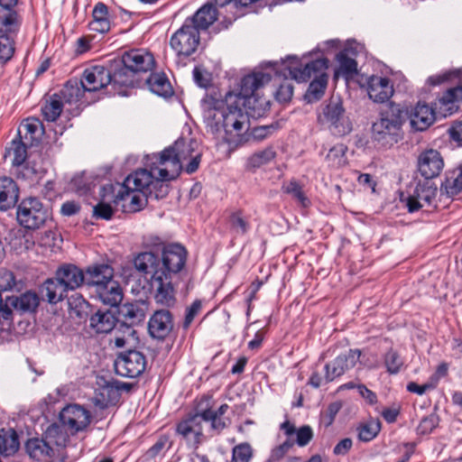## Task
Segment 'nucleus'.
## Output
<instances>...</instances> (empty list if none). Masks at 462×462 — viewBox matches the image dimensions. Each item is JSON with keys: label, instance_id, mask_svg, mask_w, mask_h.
<instances>
[{"label": "nucleus", "instance_id": "f257e3e1", "mask_svg": "<svg viewBox=\"0 0 462 462\" xmlns=\"http://www.w3.org/2000/svg\"><path fill=\"white\" fill-rule=\"evenodd\" d=\"M328 60L325 58L310 60L309 56H288L282 60L279 68H275V73L284 77L285 79L291 78L297 82H306L311 77L307 97L310 101L319 99L328 85Z\"/></svg>", "mask_w": 462, "mask_h": 462}, {"label": "nucleus", "instance_id": "f03ea898", "mask_svg": "<svg viewBox=\"0 0 462 462\" xmlns=\"http://www.w3.org/2000/svg\"><path fill=\"white\" fill-rule=\"evenodd\" d=\"M203 117L208 131L213 134L221 129L228 135H240L249 127L247 114L239 104H228L225 99L207 96L203 100Z\"/></svg>", "mask_w": 462, "mask_h": 462}, {"label": "nucleus", "instance_id": "7ed1b4c3", "mask_svg": "<svg viewBox=\"0 0 462 462\" xmlns=\"http://www.w3.org/2000/svg\"><path fill=\"white\" fill-rule=\"evenodd\" d=\"M156 161L154 154L145 157V168L128 175L120 185L116 195V203L123 201L125 209L131 212H137L144 208L147 204V191L158 170L159 162Z\"/></svg>", "mask_w": 462, "mask_h": 462}, {"label": "nucleus", "instance_id": "20e7f679", "mask_svg": "<svg viewBox=\"0 0 462 462\" xmlns=\"http://www.w3.org/2000/svg\"><path fill=\"white\" fill-rule=\"evenodd\" d=\"M271 80V75L264 72H254L244 77L237 93H226L228 104H239L249 116H263L270 107L267 98L259 96L258 91Z\"/></svg>", "mask_w": 462, "mask_h": 462}, {"label": "nucleus", "instance_id": "39448f33", "mask_svg": "<svg viewBox=\"0 0 462 462\" xmlns=\"http://www.w3.org/2000/svg\"><path fill=\"white\" fill-rule=\"evenodd\" d=\"M156 162L163 166L164 171L171 177H178L184 168L187 173L195 172L199 166L202 152L194 141L178 139L173 145L165 148L161 153H153Z\"/></svg>", "mask_w": 462, "mask_h": 462}, {"label": "nucleus", "instance_id": "423d86ee", "mask_svg": "<svg viewBox=\"0 0 462 462\" xmlns=\"http://www.w3.org/2000/svg\"><path fill=\"white\" fill-rule=\"evenodd\" d=\"M134 266L137 272L149 277L156 303L168 308L175 305V288L171 286L170 282H166L161 258L157 254L152 252L140 253L134 259Z\"/></svg>", "mask_w": 462, "mask_h": 462}, {"label": "nucleus", "instance_id": "0eeeda50", "mask_svg": "<svg viewBox=\"0 0 462 462\" xmlns=\"http://www.w3.org/2000/svg\"><path fill=\"white\" fill-rule=\"evenodd\" d=\"M404 121V114L399 106L391 105L384 107L373 123V139L382 145H393L402 138Z\"/></svg>", "mask_w": 462, "mask_h": 462}, {"label": "nucleus", "instance_id": "6e6552de", "mask_svg": "<svg viewBox=\"0 0 462 462\" xmlns=\"http://www.w3.org/2000/svg\"><path fill=\"white\" fill-rule=\"evenodd\" d=\"M319 121L328 124L332 134L337 136H344L352 131V124L346 116L339 97H332L328 101L319 115Z\"/></svg>", "mask_w": 462, "mask_h": 462}, {"label": "nucleus", "instance_id": "1a4fd4ad", "mask_svg": "<svg viewBox=\"0 0 462 462\" xmlns=\"http://www.w3.org/2000/svg\"><path fill=\"white\" fill-rule=\"evenodd\" d=\"M16 216L21 226L28 229H36L46 222L50 212L38 199L27 198L18 206Z\"/></svg>", "mask_w": 462, "mask_h": 462}, {"label": "nucleus", "instance_id": "9d476101", "mask_svg": "<svg viewBox=\"0 0 462 462\" xmlns=\"http://www.w3.org/2000/svg\"><path fill=\"white\" fill-rule=\"evenodd\" d=\"M61 426L72 435L85 431L92 420L91 412L82 405H66L59 414Z\"/></svg>", "mask_w": 462, "mask_h": 462}, {"label": "nucleus", "instance_id": "9b49d317", "mask_svg": "<svg viewBox=\"0 0 462 462\" xmlns=\"http://www.w3.org/2000/svg\"><path fill=\"white\" fill-rule=\"evenodd\" d=\"M199 42L197 28L185 21L171 37L170 45L178 56L189 57L197 51Z\"/></svg>", "mask_w": 462, "mask_h": 462}, {"label": "nucleus", "instance_id": "f8f14e48", "mask_svg": "<svg viewBox=\"0 0 462 462\" xmlns=\"http://www.w3.org/2000/svg\"><path fill=\"white\" fill-rule=\"evenodd\" d=\"M187 260V252L183 246L178 244H172L165 246L162 250L161 258L162 268L170 282L171 286H174V279L178 273L184 268Z\"/></svg>", "mask_w": 462, "mask_h": 462}, {"label": "nucleus", "instance_id": "ddd939ff", "mask_svg": "<svg viewBox=\"0 0 462 462\" xmlns=\"http://www.w3.org/2000/svg\"><path fill=\"white\" fill-rule=\"evenodd\" d=\"M114 366L118 375L136 378L145 370L146 358L142 352L129 349L127 352L118 355Z\"/></svg>", "mask_w": 462, "mask_h": 462}, {"label": "nucleus", "instance_id": "4468645a", "mask_svg": "<svg viewBox=\"0 0 462 462\" xmlns=\"http://www.w3.org/2000/svg\"><path fill=\"white\" fill-rule=\"evenodd\" d=\"M437 187L429 181L419 182L412 193L407 198L406 206L409 212H415L424 207L434 204L437 196Z\"/></svg>", "mask_w": 462, "mask_h": 462}, {"label": "nucleus", "instance_id": "2eb2a0df", "mask_svg": "<svg viewBox=\"0 0 462 462\" xmlns=\"http://www.w3.org/2000/svg\"><path fill=\"white\" fill-rule=\"evenodd\" d=\"M203 422L204 420L201 412H197L182 420L177 425V432L181 435L189 444L194 448H198L204 439Z\"/></svg>", "mask_w": 462, "mask_h": 462}, {"label": "nucleus", "instance_id": "dca6fc26", "mask_svg": "<svg viewBox=\"0 0 462 462\" xmlns=\"http://www.w3.org/2000/svg\"><path fill=\"white\" fill-rule=\"evenodd\" d=\"M360 356L361 351L359 349H350L346 354L340 355L331 363L327 364L325 365L326 382H331L355 367L360 359Z\"/></svg>", "mask_w": 462, "mask_h": 462}, {"label": "nucleus", "instance_id": "f3484780", "mask_svg": "<svg viewBox=\"0 0 462 462\" xmlns=\"http://www.w3.org/2000/svg\"><path fill=\"white\" fill-rule=\"evenodd\" d=\"M112 81L111 72L103 66H94L85 69L80 86L84 91L95 92L97 91Z\"/></svg>", "mask_w": 462, "mask_h": 462}, {"label": "nucleus", "instance_id": "a211bd4d", "mask_svg": "<svg viewBox=\"0 0 462 462\" xmlns=\"http://www.w3.org/2000/svg\"><path fill=\"white\" fill-rule=\"evenodd\" d=\"M443 167V159L436 150H427L421 152L418 158V170L426 180L439 176Z\"/></svg>", "mask_w": 462, "mask_h": 462}, {"label": "nucleus", "instance_id": "6ab92c4d", "mask_svg": "<svg viewBox=\"0 0 462 462\" xmlns=\"http://www.w3.org/2000/svg\"><path fill=\"white\" fill-rule=\"evenodd\" d=\"M437 116H439V114L436 106L431 107L419 102L410 112V125L415 131H424L434 123Z\"/></svg>", "mask_w": 462, "mask_h": 462}, {"label": "nucleus", "instance_id": "aec40b11", "mask_svg": "<svg viewBox=\"0 0 462 462\" xmlns=\"http://www.w3.org/2000/svg\"><path fill=\"white\" fill-rule=\"evenodd\" d=\"M122 63L136 72H147L154 67L155 61L152 53L144 50H131L122 57Z\"/></svg>", "mask_w": 462, "mask_h": 462}, {"label": "nucleus", "instance_id": "412c9836", "mask_svg": "<svg viewBox=\"0 0 462 462\" xmlns=\"http://www.w3.org/2000/svg\"><path fill=\"white\" fill-rule=\"evenodd\" d=\"M366 90L369 97L377 103L387 101L393 94V87L387 78L371 76L366 79Z\"/></svg>", "mask_w": 462, "mask_h": 462}, {"label": "nucleus", "instance_id": "4be33fe9", "mask_svg": "<svg viewBox=\"0 0 462 462\" xmlns=\"http://www.w3.org/2000/svg\"><path fill=\"white\" fill-rule=\"evenodd\" d=\"M462 104V86L448 89L435 103L439 116L446 117L456 113Z\"/></svg>", "mask_w": 462, "mask_h": 462}, {"label": "nucleus", "instance_id": "5701e85b", "mask_svg": "<svg viewBox=\"0 0 462 462\" xmlns=\"http://www.w3.org/2000/svg\"><path fill=\"white\" fill-rule=\"evenodd\" d=\"M173 328L172 316L169 310H161L153 313L148 322L150 335L157 339L165 338Z\"/></svg>", "mask_w": 462, "mask_h": 462}, {"label": "nucleus", "instance_id": "b1692460", "mask_svg": "<svg viewBox=\"0 0 462 462\" xmlns=\"http://www.w3.org/2000/svg\"><path fill=\"white\" fill-rule=\"evenodd\" d=\"M55 274L68 291H74L86 282L85 273L74 264L67 263L60 266Z\"/></svg>", "mask_w": 462, "mask_h": 462}, {"label": "nucleus", "instance_id": "393cba45", "mask_svg": "<svg viewBox=\"0 0 462 462\" xmlns=\"http://www.w3.org/2000/svg\"><path fill=\"white\" fill-rule=\"evenodd\" d=\"M6 301L13 316L14 310L20 313L34 312L40 304V297L35 291H27L20 296H6Z\"/></svg>", "mask_w": 462, "mask_h": 462}, {"label": "nucleus", "instance_id": "a878e982", "mask_svg": "<svg viewBox=\"0 0 462 462\" xmlns=\"http://www.w3.org/2000/svg\"><path fill=\"white\" fill-rule=\"evenodd\" d=\"M86 283L89 286L95 287V290L107 284L109 281L114 279V270L108 264H95L87 268Z\"/></svg>", "mask_w": 462, "mask_h": 462}, {"label": "nucleus", "instance_id": "bb28decb", "mask_svg": "<svg viewBox=\"0 0 462 462\" xmlns=\"http://www.w3.org/2000/svg\"><path fill=\"white\" fill-rule=\"evenodd\" d=\"M19 199V188L14 180L8 177L0 178V210L6 211L14 208Z\"/></svg>", "mask_w": 462, "mask_h": 462}, {"label": "nucleus", "instance_id": "cd10ccee", "mask_svg": "<svg viewBox=\"0 0 462 462\" xmlns=\"http://www.w3.org/2000/svg\"><path fill=\"white\" fill-rule=\"evenodd\" d=\"M219 14L215 5L206 4L201 6L191 18H188L185 21L193 24L199 32L200 30H207L213 24Z\"/></svg>", "mask_w": 462, "mask_h": 462}, {"label": "nucleus", "instance_id": "c85d7f7f", "mask_svg": "<svg viewBox=\"0 0 462 462\" xmlns=\"http://www.w3.org/2000/svg\"><path fill=\"white\" fill-rule=\"evenodd\" d=\"M111 342L117 348H132L138 345L139 337L137 331L131 325L122 323L116 328Z\"/></svg>", "mask_w": 462, "mask_h": 462}, {"label": "nucleus", "instance_id": "c756f323", "mask_svg": "<svg viewBox=\"0 0 462 462\" xmlns=\"http://www.w3.org/2000/svg\"><path fill=\"white\" fill-rule=\"evenodd\" d=\"M157 168L156 174H154L149 190L147 191V198L154 197L156 199H159L165 198L169 193V184L167 182L177 177L168 176L166 172L162 171L163 169L162 165L158 164Z\"/></svg>", "mask_w": 462, "mask_h": 462}, {"label": "nucleus", "instance_id": "7c9ffc66", "mask_svg": "<svg viewBox=\"0 0 462 462\" xmlns=\"http://www.w3.org/2000/svg\"><path fill=\"white\" fill-rule=\"evenodd\" d=\"M100 300L111 307L118 306L123 300V290L116 280L109 281L107 284L96 290Z\"/></svg>", "mask_w": 462, "mask_h": 462}, {"label": "nucleus", "instance_id": "2f4dec72", "mask_svg": "<svg viewBox=\"0 0 462 462\" xmlns=\"http://www.w3.org/2000/svg\"><path fill=\"white\" fill-rule=\"evenodd\" d=\"M18 134L28 144L33 145L34 143L39 142L43 134L42 124L37 118H27L21 123Z\"/></svg>", "mask_w": 462, "mask_h": 462}, {"label": "nucleus", "instance_id": "473e14b6", "mask_svg": "<svg viewBox=\"0 0 462 462\" xmlns=\"http://www.w3.org/2000/svg\"><path fill=\"white\" fill-rule=\"evenodd\" d=\"M18 0H0V6L3 13L0 14V27L5 32H11L19 25L18 14L13 8L17 5Z\"/></svg>", "mask_w": 462, "mask_h": 462}, {"label": "nucleus", "instance_id": "72a5a7b5", "mask_svg": "<svg viewBox=\"0 0 462 462\" xmlns=\"http://www.w3.org/2000/svg\"><path fill=\"white\" fill-rule=\"evenodd\" d=\"M41 292L49 303L56 304L67 296L68 291L62 283L58 281L57 276L47 279L41 287Z\"/></svg>", "mask_w": 462, "mask_h": 462}, {"label": "nucleus", "instance_id": "f704fd0d", "mask_svg": "<svg viewBox=\"0 0 462 462\" xmlns=\"http://www.w3.org/2000/svg\"><path fill=\"white\" fill-rule=\"evenodd\" d=\"M25 448L30 457L42 461L53 456V448L50 447L45 439H30L26 444Z\"/></svg>", "mask_w": 462, "mask_h": 462}, {"label": "nucleus", "instance_id": "c9c22d12", "mask_svg": "<svg viewBox=\"0 0 462 462\" xmlns=\"http://www.w3.org/2000/svg\"><path fill=\"white\" fill-rule=\"evenodd\" d=\"M116 316L109 310H98L90 318V327L97 333L111 332L116 324Z\"/></svg>", "mask_w": 462, "mask_h": 462}, {"label": "nucleus", "instance_id": "e433bc0d", "mask_svg": "<svg viewBox=\"0 0 462 462\" xmlns=\"http://www.w3.org/2000/svg\"><path fill=\"white\" fill-rule=\"evenodd\" d=\"M93 19L89 23V29L99 33L107 32L110 30L108 10L105 4L97 3L92 12Z\"/></svg>", "mask_w": 462, "mask_h": 462}, {"label": "nucleus", "instance_id": "4c0bfd02", "mask_svg": "<svg viewBox=\"0 0 462 462\" xmlns=\"http://www.w3.org/2000/svg\"><path fill=\"white\" fill-rule=\"evenodd\" d=\"M19 448L17 433L13 429L0 430V455L9 457L14 455Z\"/></svg>", "mask_w": 462, "mask_h": 462}, {"label": "nucleus", "instance_id": "58836bf2", "mask_svg": "<svg viewBox=\"0 0 462 462\" xmlns=\"http://www.w3.org/2000/svg\"><path fill=\"white\" fill-rule=\"evenodd\" d=\"M149 89L161 97H169L172 94V88L167 77L163 73H155L150 75L146 79Z\"/></svg>", "mask_w": 462, "mask_h": 462}, {"label": "nucleus", "instance_id": "ea45409f", "mask_svg": "<svg viewBox=\"0 0 462 462\" xmlns=\"http://www.w3.org/2000/svg\"><path fill=\"white\" fill-rule=\"evenodd\" d=\"M112 84L125 87H134L138 83L136 72L122 63L112 74Z\"/></svg>", "mask_w": 462, "mask_h": 462}, {"label": "nucleus", "instance_id": "a19ab883", "mask_svg": "<svg viewBox=\"0 0 462 462\" xmlns=\"http://www.w3.org/2000/svg\"><path fill=\"white\" fill-rule=\"evenodd\" d=\"M63 104L60 97L58 95H53L42 106V114L45 120L49 122H54L60 116Z\"/></svg>", "mask_w": 462, "mask_h": 462}, {"label": "nucleus", "instance_id": "79ce46f5", "mask_svg": "<svg viewBox=\"0 0 462 462\" xmlns=\"http://www.w3.org/2000/svg\"><path fill=\"white\" fill-rule=\"evenodd\" d=\"M346 152L347 146L343 143L331 147L325 158L328 166L333 168L345 166L347 163Z\"/></svg>", "mask_w": 462, "mask_h": 462}, {"label": "nucleus", "instance_id": "37998d69", "mask_svg": "<svg viewBox=\"0 0 462 462\" xmlns=\"http://www.w3.org/2000/svg\"><path fill=\"white\" fill-rule=\"evenodd\" d=\"M43 438L50 447H64L69 440V436L62 428L57 424L50 425L44 432Z\"/></svg>", "mask_w": 462, "mask_h": 462}, {"label": "nucleus", "instance_id": "c03bdc74", "mask_svg": "<svg viewBox=\"0 0 462 462\" xmlns=\"http://www.w3.org/2000/svg\"><path fill=\"white\" fill-rule=\"evenodd\" d=\"M440 192L451 198L462 192V170L452 172L448 176L440 187Z\"/></svg>", "mask_w": 462, "mask_h": 462}, {"label": "nucleus", "instance_id": "a18cd8bd", "mask_svg": "<svg viewBox=\"0 0 462 462\" xmlns=\"http://www.w3.org/2000/svg\"><path fill=\"white\" fill-rule=\"evenodd\" d=\"M23 288L22 281L16 280L14 273L8 270L0 272V295L5 292L20 291Z\"/></svg>", "mask_w": 462, "mask_h": 462}, {"label": "nucleus", "instance_id": "49530a36", "mask_svg": "<svg viewBox=\"0 0 462 462\" xmlns=\"http://www.w3.org/2000/svg\"><path fill=\"white\" fill-rule=\"evenodd\" d=\"M357 430L359 439L367 442L377 436L381 430V422L378 419H370L360 424Z\"/></svg>", "mask_w": 462, "mask_h": 462}, {"label": "nucleus", "instance_id": "de8ad7c7", "mask_svg": "<svg viewBox=\"0 0 462 462\" xmlns=\"http://www.w3.org/2000/svg\"><path fill=\"white\" fill-rule=\"evenodd\" d=\"M276 156V152L272 147H267L262 151L252 154L247 161L251 168H260L272 162Z\"/></svg>", "mask_w": 462, "mask_h": 462}, {"label": "nucleus", "instance_id": "09e8293b", "mask_svg": "<svg viewBox=\"0 0 462 462\" xmlns=\"http://www.w3.org/2000/svg\"><path fill=\"white\" fill-rule=\"evenodd\" d=\"M83 92L84 89L80 86V83L77 81H69L61 90L62 97L68 103L79 101Z\"/></svg>", "mask_w": 462, "mask_h": 462}, {"label": "nucleus", "instance_id": "8fccbe9b", "mask_svg": "<svg viewBox=\"0 0 462 462\" xmlns=\"http://www.w3.org/2000/svg\"><path fill=\"white\" fill-rule=\"evenodd\" d=\"M200 412L203 416L204 422H210L211 429L213 430L220 432L228 424L227 419L222 418V416H218L217 413H213L212 410L207 409Z\"/></svg>", "mask_w": 462, "mask_h": 462}, {"label": "nucleus", "instance_id": "3c124183", "mask_svg": "<svg viewBox=\"0 0 462 462\" xmlns=\"http://www.w3.org/2000/svg\"><path fill=\"white\" fill-rule=\"evenodd\" d=\"M8 153L13 156V164L15 166H20L25 162L27 157L26 144L20 141L14 140Z\"/></svg>", "mask_w": 462, "mask_h": 462}, {"label": "nucleus", "instance_id": "603ef678", "mask_svg": "<svg viewBox=\"0 0 462 462\" xmlns=\"http://www.w3.org/2000/svg\"><path fill=\"white\" fill-rule=\"evenodd\" d=\"M121 313L126 321H129L131 324L141 322L144 318L143 310L134 304L124 305Z\"/></svg>", "mask_w": 462, "mask_h": 462}, {"label": "nucleus", "instance_id": "864d4df0", "mask_svg": "<svg viewBox=\"0 0 462 462\" xmlns=\"http://www.w3.org/2000/svg\"><path fill=\"white\" fill-rule=\"evenodd\" d=\"M384 364L390 374H397L402 366L403 361L396 351L391 349L385 354Z\"/></svg>", "mask_w": 462, "mask_h": 462}, {"label": "nucleus", "instance_id": "5fc2aeb1", "mask_svg": "<svg viewBox=\"0 0 462 462\" xmlns=\"http://www.w3.org/2000/svg\"><path fill=\"white\" fill-rule=\"evenodd\" d=\"M14 51V42L6 34H0V62L8 61Z\"/></svg>", "mask_w": 462, "mask_h": 462}, {"label": "nucleus", "instance_id": "6e6d98bb", "mask_svg": "<svg viewBox=\"0 0 462 462\" xmlns=\"http://www.w3.org/2000/svg\"><path fill=\"white\" fill-rule=\"evenodd\" d=\"M339 63V71L345 75H351L356 71V62L353 58L346 55L345 51H341L337 55Z\"/></svg>", "mask_w": 462, "mask_h": 462}, {"label": "nucleus", "instance_id": "4d7b16f0", "mask_svg": "<svg viewBox=\"0 0 462 462\" xmlns=\"http://www.w3.org/2000/svg\"><path fill=\"white\" fill-rule=\"evenodd\" d=\"M284 189L288 194L297 199L302 207H308L310 205L309 199L305 196L301 187L297 182L291 181L284 186Z\"/></svg>", "mask_w": 462, "mask_h": 462}, {"label": "nucleus", "instance_id": "13d9d810", "mask_svg": "<svg viewBox=\"0 0 462 462\" xmlns=\"http://www.w3.org/2000/svg\"><path fill=\"white\" fill-rule=\"evenodd\" d=\"M230 224L232 229L239 235H245L249 229L248 221L242 216L240 212H236L231 215Z\"/></svg>", "mask_w": 462, "mask_h": 462}, {"label": "nucleus", "instance_id": "bf43d9fd", "mask_svg": "<svg viewBox=\"0 0 462 462\" xmlns=\"http://www.w3.org/2000/svg\"><path fill=\"white\" fill-rule=\"evenodd\" d=\"M202 310V301L200 300H196L192 302L190 306L186 309L185 319L183 322V328L187 329L194 319L200 313Z\"/></svg>", "mask_w": 462, "mask_h": 462}, {"label": "nucleus", "instance_id": "052dcab7", "mask_svg": "<svg viewBox=\"0 0 462 462\" xmlns=\"http://www.w3.org/2000/svg\"><path fill=\"white\" fill-rule=\"evenodd\" d=\"M251 457V447L248 444H241L234 448L231 462H248Z\"/></svg>", "mask_w": 462, "mask_h": 462}, {"label": "nucleus", "instance_id": "680f3d73", "mask_svg": "<svg viewBox=\"0 0 462 462\" xmlns=\"http://www.w3.org/2000/svg\"><path fill=\"white\" fill-rule=\"evenodd\" d=\"M439 424V418L436 414H430L425 418H423L417 430L420 434H429Z\"/></svg>", "mask_w": 462, "mask_h": 462}, {"label": "nucleus", "instance_id": "e2e57ef3", "mask_svg": "<svg viewBox=\"0 0 462 462\" xmlns=\"http://www.w3.org/2000/svg\"><path fill=\"white\" fill-rule=\"evenodd\" d=\"M293 95V87L291 82L285 80L282 83L275 92L276 99L280 102L291 100Z\"/></svg>", "mask_w": 462, "mask_h": 462}, {"label": "nucleus", "instance_id": "0e129e2a", "mask_svg": "<svg viewBox=\"0 0 462 462\" xmlns=\"http://www.w3.org/2000/svg\"><path fill=\"white\" fill-rule=\"evenodd\" d=\"M295 433L296 443L300 447L306 446L313 437V431L308 425L300 427Z\"/></svg>", "mask_w": 462, "mask_h": 462}, {"label": "nucleus", "instance_id": "69168bd1", "mask_svg": "<svg viewBox=\"0 0 462 462\" xmlns=\"http://www.w3.org/2000/svg\"><path fill=\"white\" fill-rule=\"evenodd\" d=\"M291 447L292 442L286 440L282 444L274 448L270 455L269 462H275L282 458Z\"/></svg>", "mask_w": 462, "mask_h": 462}, {"label": "nucleus", "instance_id": "338daca9", "mask_svg": "<svg viewBox=\"0 0 462 462\" xmlns=\"http://www.w3.org/2000/svg\"><path fill=\"white\" fill-rule=\"evenodd\" d=\"M93 212L96 217L108 220L112 217L114 210L109 204L100 202L94 207Z\"/></svg>", "mask_w": 462, "mask_h": 462}, {"label": "nucleus", "instance_id": "774afa93", "mask_svg": "<svg viewBox=\"0 0 462 462\" xmlns=\"http://www.w3.org/2000/svg\"><path fill=\"white\" fill-rule=\"evenodd\" d=\"M193 78L198 86L208 88L210 85V75L202 69L196 67L193 70Z\"/></svg>", "mask_w": 462, "mask_h": 462}]
</instances>
